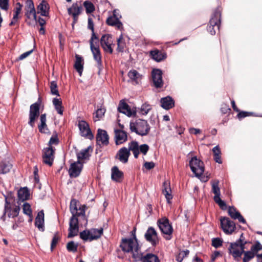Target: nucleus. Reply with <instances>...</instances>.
I'll return each instance as SVG.
<instances>
[{
    "label": "nucleus",
    "mask_w": 262,
    "mask_h": 262,
    "mask_svg": "<svg viewBox=\"0 0 262 262\" xmlns=\"http://www.w3.org/2000/svg\"><path fill=\"white\" fill-rule=\"evenodd\" d=\"M245 249V246H244V244L232 242L230 243L228 251L229 253L232 256L233 259L238 262L241 260Z\"/></svg>",
    "instance_id": "4"
},
{
    "label": "nucleus",
    "mask_w": 262,
    "mask_h": 262,
    "mask_svg": "<svg viewBox=\"0 0 262 262\" xmlns=\"http://www.w3.org/2000/svg\"><path fill=\"white\" fill-rule=\"evenodd\" d=\"M129 80L134 84H139L142 79V75L135 70H132L128 73Z\"/></svg>",
    "instance_id": "28"
},
{
    "label": "nucleus",
    "mask_w": 262,
    "mask_h": 262,
    "mask_svg": "<svg viewBox=\"0 0 262 262\" xmlns=\"http://www.w3.org/2000/svg\"><path fill=\"white\" fill-rule=\"evenodd\" d=\"M118 110L119 112L124 114L128 117L134 116L136 114V112L131 110L129 105L122 100L119 104Z\"/></svg>",
    "instance_id": "20"
},
{
    "label": "nucleus",
    "mask_w": 262,
    "mask_h": 262,
    "mask_svg": "<svg viewBox=\"0 0 262 262\" xmlns=\"http://www.w3.org/2000/svg\"><path fill=\"white\" fill-rule=\"evenodd\" d=\"M53 104L54 106L55 109L58 113V114L60 115L63 114V106L62 101L61 99H58L56 98H54L52 100Z\"/></svg>",
    "instance_id": "38"
},
{
    "label": "nucleus",
    "mask_w": 262,
    "mask_h": 262,
    "mask_svg": "<svg viewBox=\"0 0 262 262\" xmlns=\"http://www.w3.org/2000/svg\"><path fill=\"white\" fill-rule=\"evenodd\" d=\"M88 28L92 31V36L90 40H95V43H97L98 42V37L95 33L94 23L92 18L90 17L88 18Z\"/></svg>",
    "instance_id": "41"
},
{
    "label": "nucleus",
    "mask_w": 262,
    "mask_h": 262,
    "mask_svg": "<svg viewBox=\"0 0 262 262\" xmlns=\"http://www.w3.org/2000/svg\"><path fill=\"white\" fill-rule=\"evenodd\" d=\"M83 6L87 14L91 13L95 10L94 4L90 1H85L83 3Z\"/></svg>",
    "instance_id": "49"
},
{
    "label": "nucleus",
    "mask_w": 262,
    "mask_h": 262,
    "mask_svg": "<svg viewBox=\"0 0 262 262\" xmlns=\"http://www.w3.org/2000/svg\"><path fill=\"white\" fill-rule=\"evenodd\" d=\"M91 148V146H89L86 148L82 149L80 151L77 153V157L78 161L85 160L88 159L90 156L89 150Z\"/></svg>",
    "instance_id": "37"
},
{
    "label": "nucleus",
    "mask_w": 262,
    "mask_h": 262,
    "mask_svg": "<svg viewBox=\"0 0 262 262\" xmlns=\"http://www.w3.org/2000/svg\"><path fill=\"white\" fill-rule=\"evenodd\" d=\"M59 237L58 236L57 233L55 234L54 235V237L52 238V242H51V249L52 251L53 250L54 247L57 245V243H58V242L59 241Z\"/></svg>",
    "instance_id": "60"
},
{
    "label": "nucleus",
    "mask_w": 262,
    "mask_h": 262,
    "mask_svg": "<svg viewBox=\"0 0 262 262\" xmlns=\"http://www.w3.org/2000/svg\"><path fill=\"white\" fill-rule=\"evenodd\" d=\"M243 254H244L243 262H249L255 256V255L250 250L249 251L244 250V252H243Z\"/></svg>",
    "instance_id": "47"
},
{
    "label": "nucleus",
    "mask_w": 262,
    "mask_h": 262,
    "mask_svg": "<svg viewBox=\"0 0 262 262\" xmlns=\"http://www.w3.org/2000/svg\"><path fill=\"white\" fill-rule=\"evenodd\" d=\"M228 214L233 219H237L238 221L243 224L246 223V220L242 216L241 213L233 207H229L228 208Z\"/></svg>",
    "instance_id": "24"
},
{
    "label": "nucleus",
    "mask_w": 262,
    "mask_h": 262,
    "mask_svg": "<svg viewBox=\"0 0 262 262\" xmlns=\"http://www.w3.org/2000/svg\"><path fill=\"white\" fill-rule=\"evenodd\" d=\"M262 250V245L257 241L254 245H252L250 248V250L257 256L258 251Z\"/></svg>",
    "instance_id": "51"
},
{
    "label": "nucleus",
    "mask_w": 262,
    "mask_h": 262,
    "mask_svg": "<svg viewBox=\"0 0 262 262\" xmlns=\"http://www.w3.org/2000/svg\"><path fill=\"white\" fill-rule=\"evenodd\" d=\"M80 237L83 240L86 241L89 240L90 241V232L89 231L84 230L80 233Z\"/></svg>",
    "instance_id": "57"
},
{
    "label": "nucleus",
    "mask_w": 262,
    "mask_h": 262,
    "mask_svg": "<svg viewBox=\"0 0 262 262\" xmlns=\"http://www.w3.org/2000/svg\"><path fill=\"white\" fill-rule=\"evenodd\" d=\"M18 199L19 201L24 202L29 199L30 193L27 187L19 189L17 192Z\"/></svg>",
    "instance_id": "33"
},
{
    "label": "nucleus",
    "mask_w": 262,
    "mask_h": 262,
    "mask_svg": "<svg viewBox=\"0 0 262 262\" xmlns=\"http://www.w3.org/2000/svg\"><path fill=\"white\" fill-rule=\"evenodd\" d=\"M77 245L75 244L73 241L69 242L67 245V250L70 252H76L77 250Z\"/></svg>",
    "instance_id": "56"
},
{
    "label": "nucleus",
    "mask_w": 262,
    "mask_h": 262,
    "mask_svg": "<svg viewBox=\"0 0 262 262\" xmlns=\"http://www.w3.org/2000/svg\"><path fill=\"white\" fill-rule=\"evenodd\" d=\"M39 115V105L35 103L31 105L29 111V121L28 124L33 127L35 125V121Z\"/></svg>",
    "instance_id": "12"
},
{
    "label": "nucleus",
    "mask_w": 262,
    "mask_h": 262,
    "mask_svg": "<svg viewBox=\"0 0 262 262\" xmlns=\"http://www.w3.org/2000/svg\"><path fill=\"white\" fill-rule=\"evenodd\" d=\"M82 168L83 164L79 161L72 163L69 169L70 177L71 178H76L79 176Z\"/></svg>",
    "instance_id": "17"
},
{
    "label": "nucleus",
    "mask_w": 262,
    "mask_h": 262,
    "mask_svg": "<svg viewBox=\"0 0 262 262\" xmlns=\"http://www.w3.org/2000/svg\"><path fill=\"white\" fill-rule=\"evenodd\" d=\"M85 205H80L77 210V213H76V216H80L85 215Z\"/></svg>",
    "instance_id": "63"
},
{
    "label": "nucleus",
    "mask_w": 262,
    "mask_h": 262,
    "mask_svg": "<svg viewBox=\"0 0 262 262\" xmlns=\"http://www.w3.org/2000/svg\"><path fill=\"white\" fill-rule=\"evenodd\" d=\"M54 159V149L50 146L43 149L42 153V159L44 163L51 166L53 164Z\"/></svg>",
    "instance_id": "13"
},
{
    "label": "nucleus",
    "mask_w": 262,
    "mask_h": 262,
    "mask_svg": "<svg viewBox=\"0 0 262 262\" xmlns=\"http://www.w3.org/2000/svg\"><path fill=\"white\" fill-rule=\"evenodd\" d=\"M44 212L41 210L38 212L37 215L35 218V226L41 231H43L44 228Z\"/></svg>",
    "instance_id": "23"
},
{
    "label": "nucleus",
    "mask_w": 262,
    "mask_h": 262,
    "mask_svg": "<svg viewBox=\"0 0 262 262\" xmlns=\"http://www.w3.org/2000/svg\"><path fill=\"white\" fill-rule=\"evenodd\" d=\"M130 156L129 150L123 147L120 148L116 155V158L118 159L121 162L126 163L128 162V158Z\"/></svg>",
    "instance_id": "19"
},
{
    "label": "nucleus",
    "mask_w": 262,
    "mask_h": 262,
    "mask_svg": "<svg viewBox=\"0 0 262 262\" xmlns=\"http://www.w3.org/2000/svg\"><path fill=\"white\" fill-rule=\"evenodd\" d=\"M161 106L165 110H169L174 105L173 99L170 96L162 98L161 99Z\"/></svg>",
    "instance_id": "30"
},
{
    "label": "nucleus",
    "mask_w": 262,
    "mask_h": 262,
    "mask_svg": "<svg viewBox=\"0 0 262 262\" xmlns=\"http://www.w3.org/2000/svg\"><path fill=\"white\" fill-rule=\"evenodd\" d=\"M221 226L222 230L226 234H231L235 230L236 227L234 222L227 217H221Z\"/></svg>",
    "instance_id": "9"
},
{
    "label": "nucleus",
    "mask_w": 262,
    "mask_h": 262,
    "mask_svg": "<svg viewBox=\"0 0 262 262\" xmlns=\"http://www.w3.org/2000/svg\"><path fill=\"white\" fill-rule=\"evenodd\" d=\"M5 204L4 213L1 217V219L3 222H5L6 221V213H7L8 216L9 217L14 218L18 216L20 211V207H19V206L11 205V204L8 202L7 197L6 196H5Z\"/></svg>",
    "instance_id": "5"
},
{
    "label": "nucleus",
    "mask_w": 262,
    "mask_h": 262,
    "mask_svg": "<svg viewBox=\"0 0 262 262\" xmlns=\"http://www.w3.org/2000/svg\"><path fill=\"white\" fill-rule=\"evenodd\" d=\"M48 5L45 1H42L37 7L38 13H40L42 16H48Z\"/></svg>",
    "instance_id": "36"
},
{
    "label": "nucleus",
    "mask_w": 262,
    "mask_h": 262,
    "mask_svg": "<svg viewBox=\"0 0 262 262\" xmlns=\"http://www.w3.org/2000/svg\"><path fill=\"white\" fill-rule=\"evenodd\" d=\"M79 203L75 200L72 199L70 203V211L72 215H76V213H77V210L79 208Z\"/></svg>",
    "instance_id": "44"
},
{
    "label": "nucleus",
    "mask_w": 262,
    "mask_h": 262,
    "mask_svg": "<svg viewBox=\"0 0 262 262\" xmlns=\"http://www.w3.org/2000/svg\"><path fill=\"white\" fill-rule=\"evenodd\" d=\"M97 144L99 146L107 145L109 143V137L105 130L98 129L96 136Z\"/></svg>",
    "instance_id": "14"
},
{
    "label": "nucleus",
    "mask_w": 262,
    "mask_h": 262,
    "mask_svg": "<svg viewBox=\"0 0 262 262\" xmlns=\"http://www.w3.org/2000/svg\"><path fill=\"white\" fill-rule=\"evenodd\" d=\"M221 11L217 8L214 11L210 20L209 25L207 27V31L212 35L215 34V28L219 29L221 23Z\"/></svg>",
    "instance_id": "6"
},
{
    "label": "nucleus",
    "mask_w": 262,
    "mask_h": 262,
    "mask_svg": "<svg viewBox=\"0 0 262 262\" xmlns=\"http://www.w3.org/2000/svg\"><path fill=\"white\" fill-rule=\"evenodd\" d=\"M78 127L80 131V134L82 137H84L90 140L94 138V135L89 126V124L84 120H79Z\"/></svg>",
    "instance_id": "10"
},
{
    "label": "nucleus",
    "mask_w": 262,
    "mask_h": 262,
    "mask_svg": "<svg viewBox=\"0 0 262 262\" xmlns=\"http://www.w3.org/2000/svg\"><path fill=\"white\" fill-rule=\"evenodd\" d=\"M76 60L74 64V68L81 76L83 69V59L82 57L79 55H76Z\"/></svg>",
    "instance_id": "31"
},
{
    "label": "nucleus",
    "mask_w": 262,
    "mask_h": 262,
    "mask_svg": "<svg viewBox=\"0 0 262 262\" xmlns=\"http://www.w3.org/2000/svg\"><path fill=\"white\" fill-rule=\"evenodd\" d=\"M150 54L153 59L157 62H160L166 57V54L158 50L151 51Z\"/></svg>",
    "instance_id": "34"
},
{
    "label": "nucleus",
    "mask_w": 262,
    "mask_h": 262,
    "mask_svg": "<svg viewBox=\"0 0 262 262\" xmlns=\"http://www.w3.org/2000/svg\"><path fill=\"white\" fill-rule=\"evenodd\" d=\"M50 88L51 90V93L52 95L58 96H59L58 90L57 89V82L55 81H52L51 82Z\"/></svg>",
    "instance_id": "50"
},
{
    "label": "nucleus",
    "mask_w": 262,
    "mask_h": 262,
    "mask_svg": "<svg viewBox=\"0 0 262 262\" xmlns=\"http://www.w3.org/2000/svg\"><path fill=\"white\" fill-rule=\"evenodd\" d=\"M162 193L169 203L170 200L172 199V195L171 194L170 182L168 180L165 181L163 183Z\"/></svg>",
    "instance_id": "26"
},
{
    "label": "nucleus",
    "mask_w": 262,
    "mask_h": 262,
    "mask_svg": "<svg viewBox=\"0 0 262 262\" xmlns=\"http://www.w3.org/2000/svg\"><path fill=\"white\" fill-rule=\"evenodd\" d=\"M23 213L31 217L30 221H32V211L30 205L28 203H24L23 206Z\"/></svg>",
    "instance_id": "46"
},
{
    "label": "nucleus",
    "mask_w": 262,
    "mask_h": 262,
    "mask_svg": "<svg viewBox=\"0 0 262 262\" xmlns=\"http://www.w3.org/2000/svg\"><path fill=\"white\" fill-rule=\"evenodd\" d=\"M12 165L9 162L3 161L0 163V174H5L10 171Z\"/></svg>",
    "instance_id": "40"
},
{
    "label": "nucleus",
    "mask_w": 262,
    "mask_h": 262,
    "mask_svg": "<svg viewBox=\"0 0 262 262\" xmlns=\"http://www.w3.org/2000/svg\"><path fill=\"white\" fill-rule=\"evenodd\" d=\"M122 250L125 253H130L135 261L140 259L142 252L136 235L129 238H122L120 245Z\"/></svg>",
    "instance_id": "1"
},
{
    "label": "nucleus",
    "mask_w": 262,
    "mask_h": 262,
    "mask_svg": "<svg viewBox=\"0 0 262 262\" xmlns=\"http://www.w3.org/2000/svg\"><path fill=\"white\" fill-rule=\"evenodd\" d=\"M95 41V40H90V45L94 59L96 61L97 67L99 69L98 74H99L100 72L102 70L103 67L102 61V55L98 46V42L96 43Z\"/></svg>",
    "instance_id": "3"
},
{
    "label": "nucleus",
    "mask_w": 262,
    "mask_h": 262,
    "mask_svg": "<svg viewBox=\"0 0 262 262\" xmlns=\"http://www.w3.org/2000/svg\"><path fill=\"white\" fill-rule=\"evenodd\" d=\"M117 50L122 52L125 47V43L123 40V35L121 34L117 39Z\"/></svg>",
    "instance_id": "53"
},
{
    "label": "nucleus",
    "mask_w": 262,
    "mask_h": 262,
    "mask_svg": "<svg viewBox=\"0 0 262 262\" xmlns=\"http://www.w3.org/2000/svg\"><path fill=\"white\" fill-rule=\"evenodd\" d=\"M223 241L219 238H213L212 239V246L217 248L222 245Z\"/></svg>",
    "instance_id": "58"
},
{
    "label": "nucleus",
    "mask_w": 262,
    "mask_h": 262,
    "mask_svg": "<svg viewBox=\"0 0 262 262\" xmlns=\"http://www.w3.org/2000/svg\"><path fill=\"white\" fill-rule=\"evenodd\" d=\"M82 8L78 6L77 3L73 4L71 7L68 9L69 14L72 15L74 21H77L78 16L80 14Z\"/></svg>",
    "instance_id": "25"
},
{
    "label": "nucleus",
    "mask_w": 262,
    "mask_h": 262,
    "mask_svg": "<svg viewBox=\"0 0 262 262\" xmlns=\"http://www.w3.org/2000/svg\"><path fill=\"white\" fill-rule=\"evenodd\" d=\"M23 5L20 4V3H17L16 4V6L14 9V15L12 18L11 21L10 23V26L14 25L18 20V15L21 12L22 9Z\"/></svg>",
    "instance_id": "32"
},
{
    "label": "nucleus",
    "mask_w": 262,
    "mask_h": 262,
    "mask_svg": "<svg viewBox=\"0 0 262 262\" xmlns=\"http://www.w3.org/2000/svg\"><path fill=\"white\" fill-rule=\"evenodd\" d=\"M158 226L161 231L164 234L170 235L173 231L172 226L169 224L168 220L163 218L158 221Z\"/></svg>",
    "instance_id": "15"
},
{
    "label": "nucleus",
    "mask_w": 262,
    "mask_h": 262,
    "mask_svg": "<svg viewBox=\"0 0 262 262\" xmlns=\"http://www.w3.org/2000/svg\"><path fill=\"white\" fill-rule=\"evenodd\" d=\"M103 228H101L99 229H92L90 230V241L94 239H97L101 237L103 233Z\"/></svg>",
    "instance_id": "39"
},
{
    "label": "nucleus",
    "mask_w": 262,
    "mask_h": 262,
    "mask_svg": "<svg viewBox=\"0 0 262 262\" xmlns=\"http://www.w3.org/2000/svg\"><path fill=\"white\" fill-rule=\"evenodd\" d=\"M140 258L137 261H141L142 262H160L158 257L152 253H147L143 255L142 252L140 254Z\"/></svg>",
    "instance_id": "27"
},
{
    "label": "nucleus",
    "mask_w": 262,
    "mask_h": 262,
    "mask_svg": "<svg viewBox=\"0 0 262 262\" xmlns=\"http://www.w3.org/2000/svg\"><path fill=\"white\" fill-rule=\"evenodd\" d=\"M219 182L217 180L213 181L211 182L212 191L215 194L214 196H220L221 192L219 187Z\"/></svg>",
    "instance_id": "45"
},
{
    "label": "nucleus",
    "mask_w": 262,
    "mask_h": 262,
    "mask_svg": "<svg viewBox=\"0 0 262 262\" xmlns=\"http://www.w3.org/2000/svg\"><path fill=\"white\" fill-rule=\"evenodd\" d=\"M119 21V17H115V16H110L107 18L106 20V23L109 26H114Z\"/></svg>",
    "instance_id": "55"
},
{
    "label": "nucleus",
    "mask_w": 262,
    "mask_h": 262,
    "mask_svg": "<svg viewBox=\"0 0 262 262\" xmlns=\"http://www.w3.org/2000/svg\"><path fill=\"white\" fill-rule=\"evenodd\" d=\"M189 166L191 171L196 177L200 178L204 172V163L197 159L196 157L192 158L189 161Z\"/></svg>",
    "instance_id": "7"
},
{
    "label": "nucleus",
    "mask_w": 262,
    "mask_h": 262,
    "mask_svg": "<svg viewBox=\"0 0 262 262\" xmlns=\"http://www.w3.org/2000/svg\"><path fill=\"white\" fill-rule=\"evenodd\" d=\"M149 150V146L147 144H144L139 146V152L145 155Z\"/></svg>",
    "instance_id": "61"
},
{
    "label": "nucleus",
    "mask_w": 262,
    "mask_h": 262,
    "mask_svg": "<svg viewBox=\"0 0 262 262\" xmlns=\"http://www.w3.org/2000/svg\"><path fill=\"white\" fill-rule=\"evenodd\" d=\"M26 22L29 26L34 25L37 23V16L35 10L33 11L25 10Z\"/></svg>",
    "instance_id": "22"
},
{
    "label": "nucleus",
    "mask_w": 262,
    "mask_h": 262,
    "mask_svg": "<svg viewBox=\"0 0 262 262\" xmlns=\"http://www.w3.org/2000/svg\"><path fill=\"white\" fill-rule=\"evenodd\" d=\"M112 179L117 182H120L123 178V173L119 170L118 167L114 166L112 168Z\"/></svg>",
    "instance_id": "29"
},
{
    "label": "nucleus",
    "mask_w": 262,
    "mask_h": 262,
    "mask_svg": "<svg viewBox=\"0 0 262 262\" xmlns=\"http://www.w3.org/2000/svg\"><path fill=\"white\" fill-rule=\"evenodd\" d=\"M144 237L145 239L150 243L152 246H156L159 243L157 233L152 227H149L148 228L145 233Z\"/></svg>",
    "instance_id": "11"
},
{
    "label": "nucleus",
    "mask_w": 262,
    "mask_h": 262,
    "mask_svg": "<svg viewBox=\"0 0 262 262\" xmlns=\"http://www.w3.org/2000/svg\"><path fill=\"white\" fill-rule=\"evenodd\" d=\"M25 10L29 11H33L35 10L32 0H27Z\"/></svg>",
    "instance_id": "59"
},
{
    "label": "nucleus",
    "mask_w": 262,
    "mask_h": 262,
    "mask_svg": "<svg viewBox=\"0 0 262 262\" xmlns=\"http://www.w3.org/2000/svg\"><path fill=\"white\" fill-rule=\"evenodd\" d=\"M129 151H132L135 158H138L139 154V146L138 143L136 141H132L128 144Z\"/></svg>",
    "instance_id": "35"
},
{
    "label": "nucleus",
    "mask_w": 262,
    "mask_h": 262,
    "mask_svg": "<svg viewBox=\"0 0 262 262\" xmlns=\"http://www.w3.org/2000/svg\"><path fill=\"white\" fill-rule=\"evenodd\" d=\"M162 72L160 69H154L152 71V78L154 84L157 88L163 86Z\"/></svg>",
    "instance_id": "18"
},
{
    "label": "nucleus",
    "mask_w": 262,
    "mask_h": 262,
    "mask_svg": "<svg viewBox=\"0 0 262 262\" xmlns=\"http://www.w3.org/2000/svg\"><path fill=\"white\" fill-rule=\"evenodd\" d=\"M68 237H73L77 234L78 232V220L76 215H72L69 223Z\"/></svg>",
    "instance_id": "16"
},
{
    "label": "nucleus",
    "mask_w": 262,
    "mask_h": 262,
    "mask_svg": "<svg viewBox=\"0 0 262 262\" xmlns=\"http://www.w3.org/2000/svg\"><path fill=\"white\" fill-rule=\"evenodd\" d=\"M129 128L132 132L141 136L147 135L149 132L150 127L147 121L138 119L130 122Z\"/></svg>",
    "instance_id": "2"
},
{
    "label": "nucleus",
    "mask_w": 262,
    "mask_h": 262,
    "mask_svg": "<svg viewBox=\"0 0 262 262\" xmlns=\"http://www.w3.org/2000/svg\"><path fill=\"white\" fill-rule=\"evenodd\" d=\"M58 143V139L57 136H52L49 141V144L51 146V145H57Z\"/></svg>",
    "instance_id": "64"
},
{
    "label": "nucleus",
    "mask_w": 262,
    "mask_h": 262,
    "mask_svg": "<svg viewBox=\"0 0 262 262\" xmlns=\"http://www.w3.org/2000/svg\"><path fill=\"white\" fill-rule=\"evenodd\" d=\"M100 44L104 52L112 54L113 52V43L112 36L108 34L103 35L100 38Z\"/></svg>",
    "instance_id": "8"
},
{
    "label": "nucleus",
    "mask_w": 262,
    "mask_h": 262,
    "mask_svg": "<svg viewBox=\"0 0 262 262\" xmlns=\"http://www.w3.org/2000/svg\"><path fill=\"white\" fill-rule=\"evenodd\" d=\"M105 112L104 108H98L94 115V120L97 121L103 117Z\"/></svg>",
    "instance_id": "48"
},
{
    "label": "nucleus",
    "mask_w": 262,
    "mask_h": 262,
    "mask_svg": "<svg viewBox=\"0 0 262 262\" xmlns=\"http://www.w3.org/2000/svg\"><path fill=\"white\" fill-rule=\"evenodd\" d=\"M214 202L219 205L220 208L223 210H226L227 208V206L225 202L222 200L220 198V196H214Z\"/></svg>",
    "instance_id": "54"
},
{
    "label": "nucleus",
    "mask_w": 262,
    "mask_h": 262,
    "mask_svg": "<svg viewBox=\"0 0 262 262\" xmlns=\"http://www.w3.org/2000/svg\"><path fill=\"white\" fill-rule=\"evenodd\" d=\"M9 0H0V8L4 10L8 9Z\"/></svg>",
    "instance_id": "62"
},
{
    "label": "nucleus",
    "mask_w": 262,
    "mask_h": 262,
    "mask_svg": "<svg viewBox=\"0 0 262 262\" xmlns=\"http://www.w3.org/2000/svg\"><path fill=\"white\" fill-rule=\"evenodd\" d=\"M40 124L38 125V129L41 133H46L47 126L46 124V115L45 114H41L40 117Z\"/></svg>",
    "instance_id": "42"
},
{
    "label": "nucleus",
    "mask_w": 262,
    "mask_h": 262,
    "mask_svg": "<svg viewBox=\"0 0 262 262\" xmlns=\"http://www.w3.org/2000/svg\"><path fill=\"white\" fill-rule=\"evenodd\" d=\"M115 143L117 145L121 144L127 140V133L121 129H115Z\"/></svg>",
    "instance_id": "21"
},
{
    "label": "nucleus",
    "mask_w": 262,
    "mask_h": 262,
    "mask_svg": "<svg viewBox=\"0 0 262 262\" xmlns=\"http://www.w3.org/2000/svg\"><path fill=\"white\" fill-rule=\"evenodd\" d=\"M151 106L147 103H144L142 105L140 108V112L143 115H147L149 111L151 110Z\"/></svg>",
    "instance_id": "52"
},
{
    "label": "nucleus",
    "mask_w": 262,
    "mask_h": 262,
    "mask_svg": "<svg viewBox=\"0 0 262 262\" xmlns=\"http://www.w3.org/2000/svg\"><path fill=\"white\" fill-rule=\"evenodd\" d=\"M212 152L213 153V158L214 161L219 164H221L222 163L221 157V151L219 146L217 145L213 148Z\"/></svg>",
    "instance_id": "43"
}]
</instances>
